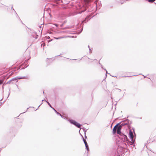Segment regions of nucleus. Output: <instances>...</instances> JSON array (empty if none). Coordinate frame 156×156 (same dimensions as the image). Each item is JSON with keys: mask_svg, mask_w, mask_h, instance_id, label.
Here are the masks:
<instances>
[{"mask_svg": "<svg viewBox=\"0 0 156 156\" xmlns=\"http://www.w3.org/2000/svg\"><path fill=\"white\" fill-rule=\"evenodd\" d=\"M119 137L123 141L122 146H121L122 148H126L128 146L130 147L129 142V141L128 140V139L126 135L122 133L119 136Z\"/></svg>", "mask_w": 156, "mask_h": 156, "instance_id": "nucleus-1", "label": "nucleus"}, {"mask_svg": "<svg viewBox=\"0 0 156 156\" xmlns=\"http://www.w3.org/2000/svg\"><path fill=\"white\" fill-rule=\"evenodd\" d=\"M121 122H119L117 123L113 129V133L114 134L116 133V131L117 134H119V136L121 135L122 133L121 132V128H120V126H118L119 125Z\"/></svg>", "mask_w": 156, "mask_h": 156, "instance_id": "nucleus-2", "label": "nucleus"}, {"mask_svg": "<svg viewBox=\"0 0 156 156\" xmlns=\"http://www.w3.org/2000/svg\"><path fill=\"white\" fill-rule=\"evenodd\" d=\"M129 136L131 140L129 141V144L132 146H133V147H134L135 145H134V143L135 141V139H133V131L131 130H130L129 133Z\"/></svg>", "mask_w": 156, "mask_h": 156, "instance_id": "nucleus-3", "label": "nucleus"}, {"mask_svg": "<svg viewBox=\"0 0 156 156\" xmlns=\"http://www.w3.org/2000/svg\"><path fill=\"white\" fill-rule=\"evenodd\" d=\"M68 121L71 124L74 125L78 128H80L81 125L72 119H69Z\"/></svg>", "mask_w": 156, "mask_h": 156, "instance_id": "nucleus-4", "label": "nucleus"}, {"mask_svg": "<svg viewBox=\"0 0 156 156\" xmlns=\"http://www.w3.org/2000/svg\"><path fill=\"white\" fill-rule=\"evenodd\" d=\"M17 80V79H16V77L15 78H13L11 80H10L8 81L6 83V84H10V83L13 84L14 83L13 82V81H15V80Z\"/></svg>", "mask_w": 156, "mask_h": 156, "instance_id": "nucleus-5", "label": "nucleus"}, {"mask_svg": "<svg viewBox=\"0 0 156 156\" xmlns=\"http://www.w3.org/2000/svg\"><path fill=\"white\" fill-rule=\"evenodd\" d=\"M123 121L125 122V123H127L126 125H128V127L130 126V125L132 123V122L128 119L125 120Z\"/></svg>", "mask_w": 156, "mask_h": 156, "instance_id": "nucleus-6", "label": "nucleus"}, {"mask_svg": "<svg viewBox=\"0 0 156 156\" xmlns=\"http://www.w3.org/2000/svg\"><path fill=\"white\" fill-rule=\"evenodd\" d=\"M121 122L119 126H120V128L121 129L122 126L127 125V123H125V122H124L123 121H122L121 122Z\"/></svg>", "mask_w": 156, "mask_h": 156, "instance_id": "nucleus-7", "label": "nucleus"}, {"mask_svg": "<svg viewBox=\"0 0 156 156\" xmlns=\"http://www.w3.org/2000/svg\"><path fill=\"white\" fill-rule=\"evenodd\" d=\"M28 79V77L27 76H24L23 77H21L20 76H17L16 77V79L17 80H20L21 79Z\"/></svg>", "mask_w": 156, "mask_h": 156, "instance_id": "nucleus-8", "label": "nucleus"}, {"mask_svg": "<svg viewBox=\"0 0 156 156\" xmlns=\"http://www.w3.org/2000/svg\"><path fill=\"white\" fill-rule=\"evenodd\" d=\"M47 103H48V105L51 108L53 109V110L57 114H59V113L57 111L55 108H54L53 107H52V106H51V105L50 104V103L48 102L47 101Z\"/></svg>", "mask_w": 156, "mask_h": 156, "instance_id": "nucleus-9", "label": "nucleus"}, {"mask_svg": "<svg viewBox=\"0 0 156 156\" xmlns=\"http://www.w3.org/2000/svg\"><path fill=\"white\" fill-rule=\"evenodd\" d=\"M32 36L33 37L35 38V39H37L38 37V35L35 32H33L32 34Z\"/></svg>", "mask_w": 156, "mask_h": 156, "instance_id": "nucleus-10", "label": "nucleus"}, {"mask_svg": "<svg viewBox=\"0 0 156 156\" xmlns=\"http://www.w3.org/2000/svg\"><path fill=\"white\" fill-rule=\"evenodd\" d=\"M119 148L117 149V152L119 154V156H120L122 155V154H124V153L123 152V150L122 149L121 150V151L120 152V153H119Z\"/></svg>", "mask_w": 156, "mask_h": 156, "instance_id": "nucleus-11", "label": "nucleus"}, {"mask_svg": "<svg viewBox=\"0 0 156 156\" xmlns=\"http://www.w3.org/2000/svg\"><path fill=\"white\" fill-rule=\"evenodd\" d=\"M90 16H87L86 18L85 19V20L82 21V23H86V20L87 19H88V20L87 21V22L88 20H89L90 19Z\"/></svg>", "mask_w": 156, "mask_h": 156, "instance_id": "nucleus-12", "label": "nucleus"}, {"mask_svg": "<svg viewBox=\"0 0 156 156\" xmlns=\"http://www.w3.org/2000/svg\"><path fill=\"white\" fill-rule=\"evenodd\" d=\"M81 136H82V138H83V141L84 143H87V141L85 140V139H84L83 136L80 133Z\"/></svg>", "mask_w": 156, "mask_h": 156, "instance_id": "nucleus-13", "label": "nucleus"}, {"mask_svg": "<svg viewBox=\"0 0 156 156\" xmlns=\"http://www.w3.org/2000/svg\"><path fill=\"white\" fill-rule=\"evenodd\" d=\"M148 2L150 3H152L154 1H155V0H146Z\"/></svg>", "mask_w": 156, "mask_h": 156, "instance_id": "nucleus-14", "label": "nucleus"}, {"mask_svg": "<svg viewBox=\"0 0 156 156\" xmlns=\"http://www.w3.org/2000/svg\"><path fill=\"white\" fill-rule=\"evenodd\" d=\"M61 117L62 118H63V119H67V118L66 117H65V116H63V115H62L61 116Z\"/></svg>", "mask_w": 156, "mask_h": 156, "instance_id": "nucleus-15", "label": "nucleus"}, {"mask_svg": "<svg viewBox=\"0 0 156 156\" xmlns=\"http://www.w3.org/2000/svg\"><path fill=\"white\" fill-rule=\"evenodd\" d=\"M83 131H84V134L85 135L86 134V132L87 131V130H86L84 128H83Z\"/></svg>", "mask_w": 156, "mask_h": 156, "instance_id": "nucleus-16", "label": "nucleus"}, {"mask_svg": "<svg viewBox=\"0 0 156 156\" xmlns=\"http://www.w3.org/2000/svg\"><path fill=\"white\" fill-rule=\"evenodd\" d=\"M63 37H54V38L56 39H61Z\"/></svg>", "mask_w": 156, "mask_h": 156, "instance_id": "nucleus-17", "label": "nucleus"}, {"mask_svg": "<svg viewBox=\"0 0 156 156\" xmlns=\"http://www.w3.org/2000/svg\"><path fill=\"white\" fill-rule=\"evenodd\" d=\"M124 1V2H122L121 1H119V2L121 4H122L124 3V2H125V1Z\"/></svg>", "mask_w": 156, "mask_h": 156, "instance_id": "nucleus-18", "label": "nucleus"}, {"mask_svg": "<svg viewBox=\"0 0 156 156\" xmlns=\"http://www.w3.org/2000/svg\"><path fill=\"white\" fill-rule=\"evenodd\" d=\"M86 148L88 151L89 150L88 146L86 147Z\"/></svg>", "mask_w": 156, "mask_h": 156, "instance_id": "nucleus-19", "label": "nucleus"}, {"mask_svg": "<svg viewBox=\"0 0 156 156\" xmlns=\"http://www.w3.org/2000/svg\"><path fill=\"white\" fill-rule=\"evenodd\" d=\"M3 83V80H0V84H2Z\"/></svg>", "mask_w": 156, "mask_h": 156, "instance_id": "nucleus-20", "label": "nucleus"}, {"mask_svg": "<svg viewBox=\"0 0 156 156\" xmlns=\"http://www.w3.org/2000/svg\"><path fill=\"white\" fill-rule=\"evenodd\" d=\"M85 10H82V11H81L80 12H79V13H80V14H81V13L82 12H85Z\"/></svg>", "mask_w": 156, "mask_h": 156, "instance_id": "nucleus-21", "label": "nucleus"}, {"mask_svg": "<svg viewBox=\"0 0 156 156\" xmlns=\"http://www.w3.org/2000/svg\"><path fill=\"white\" fill-rule=\"evenodd\" d=\"M84 144H85V147H87V146H88V144H87V142L86 143H85Z\"/></svg>", "mask_w": 156, "mask_h": 156, "instance_id": "nucleus-22", "label": "nucleus"}, {"mask_svg": "<svg viewBox=\"0 0 156 156\" xmlns=\"http://www.w3.org/2000/svg\"><path fill=\"white\" fill-rule=\"evenodd\" d=\"M11 9H13V10H14V11L15 12H16V11H15V10L14 9H13V6H12V7H11Z\"/></svg>", "mask_w": 156, "mask_h": 156, "instance_id": "nucleus-23", "label": "nucleus"}, {"mask_svg": "<svg viewBox=\"0 0 156 156\" xmlns=\"http://www.w3.org/2000/svg\"><path fill=\"white\" fill-rule=\"evenodd\" d=\"M116 89L117 90H118L119 92H121V90L119 88H116Z\"/></svg>", "mask_w": 156, "mask_h": 156, "instance_id": "nucleus-24", "label": "nucleus"}, {"mask_svg": "<svg viewBox=\"0 0 156 156\" xmlns=\"http://www.w3.org/2000/svg\"><path fill=\"white\" fill-rule=\"evenodd\" d=\"M42 104H43V102H42V103H41V104H40V105L39 106H38V107L37 108L36 110H36H37V109L39 108V107Z\"/></svg>", "mask_w": 156, "mask_h": 156, "instance_id": "nucleus-25", "label": "nucleus"}, {"mask_svg": "<svg viewBox=\"0 0 156 156\" xmlns=\"http://www.w3.org/2000/svg\"><path fill=\"white\" fill-rule=\"evenodd\" d=\"M89 49L90 52V53L91 52V49L90 48H89Z\"/></svg>", "mask_w": 156, "mask_h": 156, "instance_id": "nucleus-26", "label": "nucleus"}, {"mask_svg": "<svg viewBox=\"0 0 156 156\" xmlns=\"http://www.w3.org/2000/svg\"><path fill=\"white\" fill-rule=\"evenodd\" d=\"M46 101V102H47V101L46 100L44 99H43L42 100V101Z\"/></svg>", "mask_w": 156, "mask_h": 156, "instance_id": "nucleus-27", "label": "nucleus"}, {"mask_svg": "<svg viewBox=\"0 0 156 156\" xmlns=\"http://www.w3.org/2000/svg\"><path fill=\"white\" fill-rule=\"evenodd\" d=\"M83 27H82V29H81V31L79 33V34H80V33H81L82 32V31L83 30Z\"/></svg>", "mask_w": 156, "mask_h": 156, "instance_id": "nucleus-28", "label": "nucleus"}, {"mask_svg": "<svg viewBox=\"0 0 156 156\" xmlns=\"http://www.w3.org/2000/svg\"><path fill=\"white\" fill-rule=\"evenodd\" d=\"M84 137H85V139H86V138H87V137L86 136V134L85 135Z\"/></svg>", "mask_w": 156, "mask_h": 156, "instance_id": "nucleus-29", "label": "nucleus"}, {"mask_svg": "<svg viewBox=\"0 0 156 156\" xmlns=\"http://www.w3.org/2000/svg\"><path fill=\"white\" fill-rule=\"evenodd\" d=\"M57 115H60L61 116L62 115H61L60 113H59V114H57Z\"/></svg>", "mask_w": 156, "mask_h": 156, "instance_id": "nucleus-30", "label": "nucleus"}, {"mask_svg": "<svg viewBox=\"0 0 156 156\" xmlns=\"http://www.w3.org/2000/svg\"><path fill=\"white\" fill-rule=\"evenodd\" d=\"M55 25L56 27H57L58 26V25L57 24H55Z\"/></svg>", "mask_w": 156, "mask_h": 156, "instance_id": "nucleus-31", "label": "nucleus"}, {"mask_svg": "<svg viewBox=\"0 0 156 156\" xmlns=\"http://www.w3.org/2000/svg\"><path fill=\"white\" fill-rule=\"evenodd\" d=\"M104 69L106 71V74L107 73V71L106 70V69Z\"/></svg>", "mask_w": 156, "mask_h": 156, "instance_id": "nucleus-32", "label": "nucleus"}, {"mask_svg": "<svg viewBox=\"0 0 156 156\" xmlns=\"http://www.w3.org/2000/svg\"><path fill=\"white\" fill-rule=\"evenodd\" d=\"M142 75L144 76V78H146V76H144V75Z\"/></svg>", "mask_w": 156, "mask_h": 156, "instance_id": "nucleus-33", "label": "nucleus"}, {"mask_svg": "<svg viewBox=\"0 0 156 156\" xmlns=\"http://www.w3.org/2000/svg\"><path fill=\"white\" fill-rule=\"evenodd\" d=\"M4 87L3 86H2V88L3 89H4Z\"/></svg>", "mask_w": 156, "mask_h": 156, "instance_id": "nucleus-34", "label": "nucleus"}, {"mask_svg": "<svg viewBox=\"0 0 156 156\" xmlns=\"http://www.w3.org/2000/svg\"><path fill=\"white\" fill-rule=\"evenodd\" d=\"M27 112V110H26L25 112H23L22 113H25V112Z\"/></svg>", "mask_w": 156, "mask_h": 156, "instance_id": "nucleus-35", "label": "nucleus"}, {"mask_svg": "<svg viewBox=\"0 0 156 156\" xmlns=\"http://www.w3.org/2000/svg\"><path fill=\"white\" fill-rule=\"evenodd\" d=\"M88 48H89H89H90V46L89 45L88 46Z\"/></svg>", "mask_w": 156, "mask_h": 156, "instance_id": "nucleus-36", "label": "nucleus"}, {"mask_svg": "<svg viewBox=\"0 0 156 156\" xmlns=\"http://www.w3.org/2000/svg\"><path fill=\"white\" fill-rule=\"evenodd\" d=\"M51 59V58H47V59Z\"/></svg>", "mask_w": 156, "mask_h": 156, "instance_id": "nucleus-37", "label": "nucleus"}, {"mask_svg": "<svg viewBox=\"0 0 156 156\" xmlns=\"http://www.w3.org/2000/svg\"><path fill=\"white\" fill-rule=\"evenodd\" d=\"M43 94H44V91H43Z\"/></svg>", "mask_w": 156, "mask_h": 156, "instance_id": "nucleus-38", "label": "nucleus"}, {"mask_svg": "<svg viewBox=\"0 0 156 156\" xmlns=\"http://www.w3.org/2000/svg\"><path fill=\"white\" fill-rule=\"evenodd\" d=\"M155 4H156V2L154 3Z\"/></svg>", "mask_w": 156, "mask_h": 156, "instance_id": "nucleus-39", "label": "nucleus"}, {"mask_svg": "<svg viewBox=\"0 0 156 156\" xmlns=\"http://www.w3.org/2000/svg\"><path fill=\"white\" fill-rule=\"evenodd\" d=\"M40 28H41V26H40Z\"/></svg>", "mask_w": 156, "mask_h": 156, "instance_id": "nucleus-40", "label": "nucleus"}, {"mask_svg": "<svg viewBox=\"0 0 156 156\" xmlns=\"http://www.w3.org/2000/svg\"><path fill=\"white\" fill-rule=\"evenodd\" d=\"M99 64H100V63L99 62Z\"/></svg>", "mask_w": 156, "mask_h": 156, "instance_id": "nucleus-41", "label": "nucleus"}, {"mask_svg": "<svg viewBox=\"0 0 156 156\" xmlns=\"http://www.w3.org/2000/svg\"><path fill=\"white\" fill-rule=\"evenodd\" d=\"M101 68H103L102 66L101 65Z\"/></svg>", "mask_w": 156, "mask_h": 156, "instance_id": "nucleus-42", "label": "nucleus"}, {"mask_svg": "<svg viewBox=\"0 0 156 156\" xmlns=\"http://www.w3.org/2000/svg\"><path fill=\"white\" fill-rule=\"evenodd\" d=\"M73 60H76V59H73Z\"/></svg>", "mask_w": 156, "mask_h": 156, "instance_id": "nucleus-43", "label": "nucleus"}, {"mask_svg": "<svg viewBox=\"0 0 156 156\" xmlns=\"http://www.w3.org/2000/svg\"><path fill=\"white\" fill-rule=\"evenodd\" d=\"M131 148H132V149H133V147H131Z\"/></svg>", "mask_w": 156, "mask_h": 156, "instance_id": "nucleus-44", "label": "nucleus"}, {"mask_svg": "<svg viewBox=\"0 0 156 156\" xmlns=\"http://www.w3.org/2000/svg\"><path fill=\"white\" fill-rule=\"evenodd\" d=\"M16 14H17V15H18V14H17V13L16 12Z\"/></svg>", "mask_w": 156, "mask_h": 156, "instance_id": "nucleus-45", "label": "nucleus"}]
</instances>
